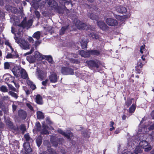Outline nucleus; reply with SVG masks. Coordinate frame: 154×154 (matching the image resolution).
<instances>
[{
  "mask_svg": "<svg viewBox=\"0 0 154 154\" xmlns=\"http://www.w3.org/2000/svg\"><path fill=\"white\" fill-rule=\"evenodd\" d=\"M89 68L91 69L94 68L98 69L100 66L102 65V63L99 60H88L86 61Z\"/></svg>",
  "mask_w": 154,
  "mask_h": 154,
  "instance_id": "f257e3e1",
  "label": "nucleus"
},
{
  "mask_svg": "<svg viewBox=\"0 0 154 154\" xmlns=\"http://www.w3.org/2000/svg\"><path fill=\"white\" fill-rule=\"evenodd\" d=\"M61 73L65 75H73L74 74V69L67 66H63L61 70Z\"/></svg>",
  "mask_w": 154,
  "mask_h": 154,
  "instance_id": "f03ea898",
  "label": "nucleus"
},
{
  "mask_svg": "<svg viewBox=\"0 0 154 154\" xmlns=\"http://www.w3.org/2000/svg\"><path fill=\"white\" fill-rule=\"evenodd\" d=\"M73 22L75 25L79 29L82 30L85 29V27L86 26V24L85 23H83L80 21L79 19L77 18L75 19L74 20Z\"/></svg>",
  "mask_w": 154,
  "mask_h": 154,
  "instance_id": "7ed1b4c3",
  "label": "nucleus"
},
{
  "mask_svg": "<svg viewBox=\"0 0 154 154\" xmlns=\"http://www.w3.org/2000/svg\"><path fill=\"white\" fill-rule=\"evenodd\" d=\"M11 68V70L14 75L18 77L20 75V71L21 69L19 66L14 64Z\"/></svg>",
  "mask_w": 154,
  "mask_h": 154,
  "instance_id": "20e7f679",
  "label": "nucleus"
},
{
  "mask_svg": "<svg viewBox=\"0 0 154 154\" xmlns=\"http://www.w3.org/2000/svg\"><path fill=\"white\" fill-rule=\"evenodd\" d=\"M23 29L19 25L15 26V27H12L11 28V32L14 34L15 35H16V33L18 35L21 34L23 32Z\"/></svg>",
  "mask_w": 154,
  "mask_h": 154,
  "instance_id": "39448f33",
  "label": "nucleus"
},
{
  "mask_svg": "<svg viewBox=\"0 0 154 154\" xmlns=\"http://www.w3.org/2000/svg\"><path fill=\"white\" fill-rule=\"evenodd\" d=\"M106 22L109 26H117L118 24V22L116 20L111 18H107Z\"/></svg>",
  "mask_w": 154,
  "mask_h": 154,
  "instance_id": "423d86ee",
  "label": "nucleus"
},
{
  "mask_svg": "<svg viewBox=\"0 0 154 154\" xmlns=\"http://www.w3.org/2000/svg\"><path fill=\"white\" fill-rule=\"evenodd\" d=\"M98 26L103 31L108 30L109 27L104 21L102 20L97 21V22Z\"/></svg>",
  "mask_w": 154,
  "mask_h": 154,
  "instance_id": "0eeeda50",
  "label": "nucleus"
},
{
  "mask_svg": "<svg viewBox=\"0 0 154 154\" xmlns=\"http://www.w3.org/2000/svg\"><path fill=\"white\" fill-rule=\"evenodd\" d=\"M49 79L51 83H56L57 81L58 78L57 74L52 72L49 77Z\"/></svg>",
  "mask_w": 154,
  "mask_h": 154,
  "instance_id": "6e6552de",
  "label": "nucleus"
},
{
  "mask_svg": "<svg viewBox=\"0 0 154 154\" xmlns=\"http://www.w3.org/2000/svg\"><path fill=\"white\" fill-rule=\"evenodd\" d=\"M20 44V46L24 49H29L30 48V44L28 42L25 40H21Z\"/></svg>",
  "mask_w": 154,
  "mask_h": 154,
  "instance_id": "1a4fd4ad",
  "label": "nucleus"
},
{
  "mask_svg": "<svg viewBox=\"0 0 154 154\" xmlns=\"http://www.w3.org/2000/svg\"><path fill=\"white\" fill-rule=\"evenodd\" d=\"M79 54L82 57L85 58H88L91 56L90 50L87 51L82 50L80 51Z\"/></svg>",
  "mask_w": 154,
  "mask_h": 154,
  "instance_id": "9d476101",
  "label": "nucleus"
},
{
  "mask_svg": "<svg viewBox=\"0 0 154 154\" xmlns=\"http://www.w3.org/2000/svg\"><path fill=\"white\" fill-rule=\"evenodd\" d=\"M18 115L22 119L24 120L27 116V113L23 110L21 109L18 111Z\"/></svg>",
  "mask_w": 154,
  "mask_h": 154,
  "instance_id": "9b49d317",
  "label": "nucleus"
},
{
  "mask_svg": "<svg viewBox=\"0 0 154 154\" xmlns=\"http://www.w3.org/2000/svg\"><path fill=\"white\" fill-rule=\"evenodd\" d=\"M116 10L117 12L122 14H125L127 12V8L125 7L121 6L117 7Z\"/></svg>",
  "mask_w": 154,
  "mask_h": 154,
  "instance_id": "f8f14e48",
  "label": "nucleus"
},
{
  "mask_svg": "<svg viewBox=\"0 0 154 154\" xmlns=\"http://www.w3.org/2000/svg\"><path fill=\"white\" fill-rule=\"evenodd\" d=\"M40 57L42 59H45V60L48 61L50 63L53 64L54 63L53 58L51 55L48 56L42 55L40 56Z\"/></svg>",
  "mask_w": 154,
  "mask_h": 154,
  "instance_id": "ddd939ff",
  "label": "nucleus"
},
{
  "mask_svg": "<svg viewBox=\"0 0 154 154\" xmlns=\"http://www.w3.org/2000/svg\"><path fill=\"white\" fill-rule=\"evenodd\" d=\"M37 54L36 53L35 55H29L26 57L27 60L30 63H34L36 59V55Z\"/></svg>",
  "mask_w": 154,
  "mask_h": 154,
  "instance_id": "4468645a",
  "label": "nucleus"
},
{
  "mask_svg": "<svg viewBox=\"0 0 154 154\" xmlns=\"http://www.w3.org/2000/svg\"><path fill=\"white\" fill-rule=\"evenodd\" d=\"M35 102L38 104L41 105L43 104L42 98L40 94H38L35 96Z\"/></svg>",
  "mask_w": 154,
  "mask_h": 154,
  "instance_id": "2eb2a0df",
  "label": "nucleus"
},
{
  "mask_svg": "<svg viewBox=\"0 0 154 154\" xmlns=\"http://www.w3.org/2000/svg\"><path fill=\"white\" fill-rule=\"evenodd\" d=\"M90 52L91 55L98 56L101 54V50H90Z\"/></svg>",
  "mask_w": 154,
  "mask_h": 154,
  "instance_id": "dca6fc26",
  "label": "nucleus"
},
{
  "mask_svg": "<svg viewBox=\"0 0 154 154\" xmlns=\"http://www.w3.org/2000/svg\"><path fill=\"white\" fill-rule=\"evenodd\" d=\"M57 6L54 7L56 12L59 14H63L64 13V9L60 6Z\"/></svg>",
  "mask_w": 154,
  "mask_h": 154,
  "instance_id": "f3484780",
  "label": "nucleus"
},
{
  "mask_svg": "<svg viewBox=\"0 0 154 154\" xmlns=\"http://www.w3.org/2000/svg\"><path fill=\"white\" fill-rule=\"evenodd\" d=\"M20 75H21V77L23 79H26L28 77V75L26 71L23 68H21V69Z\"/></svg>",
  "mask_w": 154,
  "mask_h": 154,
  "instance_id": "a211bd4d",
  "label": "nucleus"
},
{
  "mask_svg": "<svg viewBox=\"0 0 154 154\" xmlns=\"http://www.w3.org/2000/svg\"><path fill=\"white\" fill-rule=\"evenodd\" d=\"M13 65H14V63L6 62L4 63V68L5 69H9L10 68L11 69V67L13 66Z\"/></svg>",
  "mask_w": 154,
  "mask_h": 154,
  "instance_id": "6ab92c4d",
  "label": "nucleus"
},
{
  "mask_svg": "<svg viewBox=\"0 0 154 154\" xmlns=\"http://www.w3.org/2000/svg\"><path fill=\"white\" fill-rule=\"evenodd\" d=\"M27 83L32 91L35 90L36 88L35 85L31 81L27 80Z\"/></svg>",
  "mask_w": 154,
  "mask_h": 154,
  "instance_id": "aec40b11",
  "label": "nucleus"
},
{
  "mask_svg": "<svg viewBox=\"0 0 154 154\" xmlns=\"http://www.w3.org/2000/svg\"><path fill=\"white\" fill-rule=\"evenodd\" d=\"M42 137L41 135L38 136L36 140V142L37 146L39 147L42 143Z\"/></svg>",
  "mask_w": 154,
  "mask_h": 154,
  "instance_id": "412c9836",
  "label": "nucleus"
},
{
  "mask_svg": "<svg viewBox=\"0 0 154 154\" xmlns=\"http://www.w3.org/2000/svg\"><path fill=\"white\" fill-rule=\"evenodd\" d=\"M89 36L94 40L99 39V38L98 34L94 32L91 33L89 35Z\"/></svg>",
  "mask_w": 154,
  "mask_h": 154,
  "instance_id": "4be33fe9",
  "label": "nucleus"
},
{
  "mask_svg": "<svg viewBox=\"0 0 154 154\" xmlns=\"http://www.w3.org/2000/svg\"><path fill=\"white\" fill-rule=\"evenodd\" d=\"M136 108V105L133 104L129 107L128 112L130 113H133L134 112Z\"/></svg>",
  "mask_w": 154,
  "mask_h": 154,
  "instance_id": "5701e85b",
  "label": "nucleus"
},
{
  "mask_svg": "<svg viewBox=\"0 0 154 154\" xmlns=\"http://www.w3.org/2000/svg\"><path fill=\"white\" fill-rule=\"evenodd\" d=\"M88 41L87 40L82 39L81 42L82 48V49H85L87 48Z\"/></svg>",
  "mask_w": 154,
  "mask_h": 154,
  "instance_id": "b1692460",
  "label": "nucleus"
},
{
  "mask_svg": "<svg viewBox=\"0 0 154 154\" xmlns=\"http://www.w3.org/2000/svg\"><path fill=\"white\" fill-rule=\"evenodd\" d=\"M149 143L146 140H142L140 141L139 143V145L142 148L144 149L148 146Z\"/></svg>",
  "mask_w": 154,
  "mask_h": 154,
  "instance_id": "393cba45",
  "label": "nucleus"
},
{
  "mask_svg": "<svg viewBox=\"0 0 154 154\" xmlns=\"http://www.w3.org/2000/svg\"><path fill=\"white\" fill-rule=\"evenodd\" d=\"M32 20L30 19L28 20L27 21L26 20V28H27V29L30 28V26H32Z\"/></svg>",
  "mask_w": 154,
  "mask_h": 154,
  "instance_id": "a878e982",
  "label": "nucleus"
},
{
  "mask_svg": "<svg viewBox=\"0 0 154 154\" xmlns=\"http://www.w3.org/2000/svg\"><path fill=\"white\" fill-rule=\"evenodd\" d=\"M46 126L44 125L42 126L43 128L42 130H41L40 133L41 134H49V132L48 131L46 128Z\"/></svg>",
  "mask_w": 154,
  "mask_h": 154,
  "instance_id": "bb28decb",
  "label": "nucleus"
},
{
  "mask_svg": "<svg viewBox=\"0 0 154 154\" xmlns=\"http://www.w3.org/2000/svg\"><path fill=\"white\" fill-rule=\"evenodd\" d=\"M48 4L50 6L53 7L57 5V3L54 0H49L48 2Z\"/></svg>",
  "mask_w": 154,
  "mask_h": 154,
  "instance_id": "cd10ccee",
  "label": "nucleus"
},
{
  "mask_svg": "<svg viewBox=\"0 0 154 154\" xmlns=\"http://www.w3.org/2000/svg\"><path fill=\"white\" fill-rule=\"evenodd\" d=\"M36 114L37 118L38 119H43L45 118L44 114L41 111H37Z\"/></svg>",
  "mask_w": 154,
  "mask_h": 154,
  "instance_id": "c85d7f7f",
  "label": "nucleus"
},
{
  "mask_svg": "<svg viewBox=\"0 0 154 154\" xmlns=\"http://www.w3.org/2000/svg\"><path fill=\"white\" fill-rule=\"evenodd\" d=\"M134 100L133 98H128L127 100L125 101V104L127 107H129L132 103V100Z\"/></svg>",
  "mask_w": 154,
  "mask_h": 154,
  "instance_id": "c756f323",
  "label": "nucleus"
},
{
  "mask_svg": "<svg viewBox=\"0 0 154 154\" xmlns=\"http://www.w3.org/2000/svg\"><path fill=\"white\" fill-rule=\"evenodd\" d=\"M68 139H71V137L73 136V134L70 131L68 132L67 133H65L64 135H63Z\"/></svg>",
  "mask_w": 154,
  "mask_h": 154,
  "instance_id": "7c9ffc66",
  "label": "nucleus"
},
{
  "mask_svg": "<svg viewBox=\"0 0 154 154\" xmlns=\"http://www.w3.org/2000/svg\"><path fill=\"white\" fill-rule=\"evenodd\" d=\"M69 26H63L60 31V34L63 35L65 33V31L68 28Z\"/></svg>",
  "mask_w": 154,
  "mask_h": 154,
  "instance_id": "2f4dec72",
  "label": "nucleus"
},
{
  "mask_svg": "<svg viewBox=\"0 0 154 154\" xmlns=\"http://www.w3.org/2000/svg\"><path fill=\"white\" fill-rule=\"evenodd\" d=\"M41 33L39 31H37L34 33L32 35V37L36 38L37 40L39 39L40 37Z\"/></svg>",
  "mask_w": 154,
  "mask_h": 154,
  "instance_id": "473e14b6",
  "label": "nucleus"
},
{
  "mask_svg": "<svg viewBox=\"0 0 154 154\" xmlns=\"http://www.w3.org/2000/svg\"><path fill=\"white\" fill-rule=\"evenodd\" d=\"M7 77L6 75L4 76V79L6 82H10V79L11 78H12L13 79H15L14 77L10 75H7Z\"/></svg>",
  "mask_w": 154,
  "mask_h": 154,
  "instance_id": "72a5a7b5",
  "label": "nucleus"
},
{
  "mask_svg": "<svg viewBox=\"0 0 154 154\" xmlns=\"http://www.w3.org/2000/svg\"><path fill=\"white\" fill-rule=\"evenodd\" d=\"M69 60L70 62L73 64H79L80 62V61L78 59H75L72 58H69Z\"/></svg>",
  "mask_w": 154,
  "mask_h": 154,
  "instance_id": "f704fd0d",
  "label": "nucleus"
},
{
  "mask_svg": "<svg viewBox=\"0 0 154 154\" xmlns=\"http://www.w3.org/2000/svg\"><path fill=\"white\" fill-rule=\"evenodd\" d=\"M36 129L37 131H41L42 130V127L40 123L38 122H36L35 124Z\"/></svg>",
  "mask_w": 154,
  "mask_h": 154,
  "instance_id": "c9c22d12",
  "label": "nucleus"
},
{
  "mask_svg": "<svg viewBox=\"0 0 154 154\" xmlns=\"http://www.w3.org/2000/svg\"><path fill=\"white\" fill-rule=\"evenodd\" d=\"M88 15L90 18L93 20H96L98 18L97 16L95 15L94 14L92 13H90L88 14Z\"/></svg>",
  "mask_w": 154,
  "mask_h": 154,
  "instance_id": "e433bc0d",
  "label": "nucleus"
},
{
  "mask_svg": "<svg viewBox=\"0 0 154 154\" xmlns=\"http://www.w3.org/2000/svg\"><path fill=\"white\" fill-rule=\"evenodd\" d=\"M20 129L22 131V134H23L26 131V126L24 124H22L20 126Z\"/></svg>",
  "mask_w": 154,
  "mask_h": 154,
  "instance_id": "4c0bfd02",
  "label": "nucleus"
},
{
  "mask_svg": "<svg viewBox=\"0 0 154 154\" xmlns=\"http://www.w3.org/2000/svg\"><path fill=\"white\" fill-rule=\"evenodd\" d=\"M25 21L26 17L23 19V20L20 23L19 25L20 27L23 28V29L26 28Z\"/></svg>",
  "mask_w": 154,
  "mask_h": 154,
  "instance_id": "58836bf2",
  "label": "nucleus"
},
{
  "mask_svg": "<svg viewBox=\"0 0 154 154\" xmlns=\"http://www.w3.org/2000/svg\"><path fill=\"white\" fill-rule=\"evenodd\" d=\"M16 56L14 55H12L11 53H8L6 56L5 58L7 59L16 58Z\"/></svg>",
  "mask_w": 154,
  "mask_h": 154,
  "instance_id": "ea45409f",
  "label": "nucleus"
},
{
  "mask_svg": "<svg viewBox=\"0 0 154 154\" xmlns=\"http://www.w3.org/2000/svg\"><path fill=\"white\" fill-rule=\"evenodd\" d=\"M47 151L49 154H56L55 150L53 148H49L47 149Z\"/></svg>",
  "mask_w": 154,
  "mask_h": 154,
  "instance_id": "a19ab883",
  "label": "nucleus"
},
{
  "mask_svg": "<svg viewBox=\"0 0 154 154\" xmlns=\"http://www.w3.org/2000/svg\"><path fill=\"white\" fill-rule=\"evenodd\" d=\"M1 91L3 92H6L8 91V89L7 87L4 85L0 87Z\"/></svg>",
  "mask_w": 154,
  "mask_h": 154,
  "instance_id": "79ce46f5",
  "label": "nucleus"
},
{
  "mask_svg": "<svg viewBox=\"0 0 154 154\" xmlns=\"http://www.w3.org/2000/svg\"><path fill=\"white\" fill-rule=\"evenodd\" d=\"M152 149V147L150 145L149 143L148 144V146H146L145 148H144V151L145 152H149Z\"/></svg>",
  "mask_w": 154,
  "mask_h": 154,
  "instance_id": "37998d69",
  "label": "nucleus"
},
{
  "mask_svg": "<svg viewBox=\"0 0 154 154\" xmlns=\"http://www.w3.org/2000/svg\"><path fill=\"white\" fill-rule=\"evenodd\" d=\"M44 74L42 73H39L38 75V78L41 80H42L44 79Z\"/></svg>",
  "mask_w": 154,
  "mask_h": 154,
  "instance_id": "c03bdc74",
  "label": "nucleus"
},
{
  "mask_svg": "<svg viewBox=\"0 0 154 154\" xmlns=\"http://www.w3.org/2000/svg\"><path fill=\"white\" fill-rule=\"evenodd\" d=\"M15 131H16L17 133L19 132V128L18 126H13L11 128Z\"/></svg>",
  "mask_w": 154,
  "mask_h": 154,
  "instance_id": "a18cd8bd",
  "label": "nucleus"
},
{
  "mask_svg": "<svg viewBox=\"0 0 154 154\" xmlns=\"http://www.w3.org/2000/svg\"><path fill=\"white\" fill-rule=\"evenodd\" d=\"M26 105L31 111H33L34 110V109L33 107L32 106L30 103H26Z\"/></svg>",
  "mask_w": 154,
  "mask_h": 154,
  "instance_id": "49530a36",
  "label": "nucleus"
},
{
  "mask_svg": "<svg viewBox=\"0 0 154 154\" xmlns=\"http://www.w3.org/2000/svg\"><path fill=\"white\" fill-rule=\"evenodd\" d=\"M10 93L12 97H13L14 98H17V97H18V95H17V94H16V93H15L14 92H12V91H11L10 92Z\"/></svg>",
  "mask_w": 154,
  "mask_h": 154,
  "instance_id": "de8ad7c7",
  "label": "nucleus"
},
{
  "mask_svg": "<svg viewBox=\"0 0 154 154\" xmlns=\"http://www.w3.org/2000/svg\"><path fill=\"white\" fill-rule=\"evenodd\" d=\"M135 69L137 73L139 74L140 73L141 71V69L138 66H135Z\"/></svg>",
  "mask_w": 154,
  "mask_h": 154,
  "instance_id": "09e8293b",
  "label": "nucleus"
},
{
  "mask_svg": "<svg viewBox=\"0 0 154 154\" xmlns=\"http://www.w3.org/2000/svg\"><path fill=\"white\" fill-rule=\"evenodd\" d=\"M28 147V148L26 147L24 148L25 150L28 153L31 152L32 151V150L31 148H30V146L29 145V146Z\"/></svg>",
  "mask_w": 154,
  "mask_h": 154,
  "instance_id": "8fccbe9b",
  "label": "nucleus"
},
{
  "mask_svg": "<svg viewBox=\"0 0 154 154\" xmlns=\"http://www.w3.org/2000/svg\"><path fill=\"white\" fill-rule=\"evenodd\" d=\"M24 137L26 141H29L30 139V137L28 134H26L24 135Z\"/></svg>",
  "mask_w": 154,
  "mask_h": 154,
  "instance_id": "3c124183",
  "label": "nucleus"
},
{
  "mask_svg": "<svg viewBox=\"0 0 154 154\" xmlns=\"http://www.w3.org/2000/svg\"><path fill=\"white\" fill-rule=\"evenodd\" d=\"M41 43V41L39 40L36 41L34 44V46L35 47H36L38 46Z\"/></svg>",
  "mask_w": 154,
  "mask_h": 154,
  "instance_id": "603ef678",
  "label": "nucleus"
},
{
  "mask_svg": "<svg viewBox=\"0 0 154 154\" xmlns=\"http://www.w3.org/2000/svg\"><path fill=\"white\" fill-rule=\"evenodd\" d=\"M8 86L11 90L14 91H16V88L14 87H13L11 85L9 84V85H8Z\"/></svg>",
  "mask_w": 154,
  "mask_h": 154,
  "instance_id": "864d4df0",
  "label": "nucleus"
},
{
  "mask_svg": "<svg viewBox=\"0 0 154 154\" xmlns=\"http://www.w3.org/2000/svg\"><path fill=\"white\" fill-rule=\"evenodd\" d=\"M150 135V138L152 141H154V131H152L151 134Z\"/></svg>",
  "mask_w": 154,
  "mask_h": 154,
  "instance_id": "5fc2aeb1",
  "label": "nucleus"
},
{
  "mask_svg": "<svg viewBox=\"0 0 154 154\" xmlns=\"http://www.w3.org/2000/svg\"><path fill=\"white\" fill-rule=\"evenodd\" d=\"M11 128H12L13 126V124L12 122L9 121H8L6 123Z\"/></svg>",
  "mask_w": 154,
  "mask_h": 154,
  "instance_id": "6e6d98bb",
  "label": "nucleus"
},
{
  "mask_svg": "<svg viewBox=\"0 0 154 154\" xmlns=\"http://www.w3.org/2000/svg\"><path fill=\"white\" fill-rule=\"evenodd\" d=\"M57 132L61 134L63 136L64 135L65 133V132H64L63 130L60 128H59L57 130Z\"/></svg>",
  "mask_w": 154,
  "mask_h": 154,
  "instance_id": "4d7b16f0",
  "label": "nucleus"
},
{
  "mask_svg": "<svg viewBox=\"0 0 154 154\" xmlns=\"http://www.w3.org/2000/svg\"><path fill=\"white\" fill-rule=\"evenodd\" d=\"M35 14L36 17L39 18L40 16V14L39 12L37 11H35Z\"/></svg>",
  "mask_w": 154,
  "mask_h": 154,
  "instance_id": "13d9d810",
  "label": "nucleus"
},
{
  "mask_svg": "<svg viewBox=\"0 0 154 154\" xmlns=\"http://www.w3.org/2000/svg\"><path fill=\"white\" fill-rule=\"evenodd\" d=\"M48 81V79H45L44 81H42V85L44 86H46Z\"/></svg>",
  "mask_w": 154,
  "mask_h": 154,
  "instance_id": "bf43d9fd",
  "label": "nucleus"
},
{
  "mask_svg": "<svg viewBox=\"0 0 154 154\" xmlns=\"http://www.w3.org/2000/svg\"><path fill=\"white\" fill-rule=\"evenodd\" d=\"M14 39L15 40V42L19 44L20 43V39L17 37L15 36L14 37Z\"/></svg>",
  "mask_w": 154,
  "mask_h": 154,
  "instance_id": "052dcab7",
  "label": "nucleus"
},
{
  "mask_svg": "<svg viewBox=\"0 0 154 154\" xmlns=\"http://www.w3.org/2000/svg\"><path fill=\"white\" fill-rule=\"evenodd\" d=\"M136 66H138L141 69L143 66V64L142 62H138Z\"/></svg>",
  "mask_w": 154,
  "mask_h": 154,
  "instance_id": "680f3d73",
  "label": "nucleus"
},
{
  "mask_svg": "<svg viewBox=\"0 0 154 154\" xmlns=\"http://www.w3.org/2000/svg\"><path fill=\"white\" fill-rule=\"evenodd\" d=\"M11 54L12 55H16V58H18L19 57V55L18 54L17 52L16 51H13L12 52Z\"/></svg>",
  "mask_w": 154,
  "mask_h": 154,
  "instance_id": "e2e57ef3",
  "label": "nucleus"
},
{
  "mask_svg": "<svg viewBox=\"0 0 154 154\" xmlns=\"http://www.w3.org/2000/svg\"><path fill=\"white\" fill-rule=\"evenodd\" d=\"M28 41L30 42L33 43L34 42V41L32 37H29L28 38Z\"/></svg>",
  "mask_w": 154,
  "mask_h": 154,
  "instance_id": "0e129e2a",
  "label": "nucleus"
},
{
  "mask_svg": "<svg viewBox=\"0 0 154 154\" xmlns=\"http://www.w3.org/2000/svg\"><path fill=\"white\" fill-rule=\"evenodd\" d=\"M12 110L13 112L15 111L17 109V106L14 104H13L12 105Z\"/></svg>",
  "mask_w": 154,
  "mask_h": 154,
  "instance_id": "69168bd1",
  "label": "nucleus"
},
{
  "mask_svg": "<svg viewBox=\"0 0 154 154\" xmlns=\"http://www.w3.org/2000/svg\"><path fill=\"white\" fill-rule=\"evenodd\" d=\"M13 83H14L15 87L17 88H18L19 87L20 85L18 83L16 82L15 81H14V82H13Z\"/></svg>",
  "mask_w": 154,
  "mask_h": 154,
  "instance_id": "338daca9",
  "label": "nucleus"
},
{
  "mask_svg": "<svg viewBox=\"0 0 154 154\" xmlns=\"http://www.w3.org/2000/svg\"><path fill=\"white\" fill-rule=\"evenodd\" d=\"M64 10L66 11V13H68L70 12L69 10V9H68L65 5L64 6Z\"/></svg>",
  "mask_w": 154,
  "mask_h": 154,
  "instance_id": "774afa93",
  "label": "nucleus"
}]
</instances>
